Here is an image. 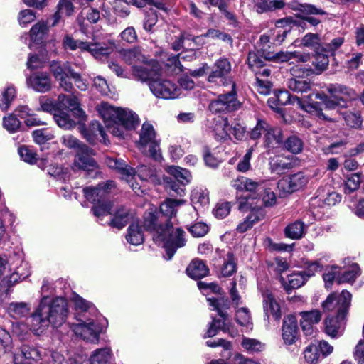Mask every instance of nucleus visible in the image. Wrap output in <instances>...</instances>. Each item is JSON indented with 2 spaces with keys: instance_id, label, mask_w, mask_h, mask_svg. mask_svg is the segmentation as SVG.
Instances as JSON below:
<instances>
[{
  "instance_id": "obj_1",
  "label": "nucleus",
  "mask_w": 364,
  "mask_h": 364,
  "mask_svg": "<svg viewBox=\"0 0 364 364\" xmlns=\"http://www.w3.org/2000/svg\"><path fill=\"white\" fill-rule=\"evenodd\" d=\"M114 186V182L109 181L99 184L95 188L87 187L83 189L86 199L95 204L92 210L96 217L100 218L112 214L111 210L113 207V203L108 199L107 192L108 190Z\"/></svg>"
},
{
  "instance_id": "obj_2",
  "label": "nucleus",
  "mask_w": 364,
  "mask_h": 364,
  "mask_svg": "<svg viewBox=\"0 0 364 364\" xmlns=\"http://www.w3.org/2000/svg\"><path fill=\"white\" fill-rule=\"evenodd\" d=\"M97 109L104 120L117 119L126 129H134L139 124L138 116L131 110L114 107L105 102Z\"/></svg>"
},
{
  "instance_id": "obj_3",
  "label": "nucleus",
  "mask_w": 364,
  "mask_h": 364,
  "mask_svg": "<svg viewBox=\"0 0 364 364\" xmlns=\"http://www.w3.org/2000/svg\"><path fill=\"white\" fill-rule=\"evenodd\" d=\"M173 223H168L165 226L166 237L158 245H162L165 248L166 259H171L176 252V250L183 247L186 244V234L181 228H173Z\"/></svg>"
},
{
  "instance_id": "obj_4",
  "label": "nucleus",
  "mask_w": 364,
  "mask_h": 364,
  "mask_svg": "<svg viewBox=\"0 0 364 364\" xmlns=\"http://www.w3.org/2000/svg\"><path fill=\"white\" fill-rule=\"evenodd\" d=\"M44 314L49 319V324L54 327L60 326L66 321L68 309L66 300L61 297L46 300L44 303Z\"/></svg>"
},
{
  "instance_id": "obj_5",
  "label": "nucleus",
  "mask_w": 364,
  "mask_h": 364,
  "mask_svg": "<svg viewBox=\"0 0 364 364\" xmlns=\"http://www.w3.org/2000/svg\"><path fill=\"white\" fill-rule=\"evenodd\" d=\"M253 198H240L238 200V208L241 211H245L250 209L251 211L249 215L244 219L243 221L239 223L237 227V231L240 233H243L247 230L250 229L255 223L262 220L264 217V211L260 208L261 204H256L253 206ZM257 203V202L256 203Z\"/></svg>"
},
{
  "instance_id": "obj_6",
  "label": "nucleus",
  "mask_w": 364,
  "mask_h": 364,
  "mask_svg": "<svg viewBox=\"0 0 364 364\" xmlns=\"http://www.w3.org/2000/svg\"><path fill=\"white\" fill-rule=\"evenodd\" d=\"M232 65L229 60L220 58L214 63L212 70L208 75V80L209 82L225 87L230 85L231 88H233L235 85L230 75Z\"/></svg>"
},
{
  "instance_id": "obj_7",
  "label": "nucleus",
  "mask_w": 364,
  "mask_h": 364,
  "mask_svg": "<svg viewBox=\"0 0 364 364\" xmlns=\"http://www.w3.org/2000/svg\"><path fill=\"white\" fill-rule=\"evenodd\" d=\"M158 215L156 207L151 206L144 215L143 223L144 229L152 233L153 240L156 244L164 241L166 237V230L163 219L160 218Z\"/></svg>"
},
{
  "instance_id": "obj_8",
  "label": "nucleus",
  "mask_w": 364,
  "mask_h": 364,
  "mask_svg": "<svg viewBox=\"0 0 364 364\" xmlns=\"http://www.w3.org/2000/svg\"><path fill=\"white\" fill-rule=\"evenodd\" d=\"M351 294L346 290L340 294H330L322 306L325 311H335L338 319H345L350 304Z\"/></svg>"
},
{
  "instance_id": "obj_9",
  "label": "nucleus",
  "mask_w": 364,
  "mask_h": 364,
  "mask_svg": "<svg viewBox=\"0 0 364 364\" xmlns=\"http://www.w3.org/2000/svg\"><path fill=\"white\" fill-rule=\"evenodd\" d=\"M79 323L73 326V330L77 336L90 342H97L102 331L100 325L93 319L84 315L78 318Z\"/></svg>"
},
{
  "instance_id": "obj_10",
  "label": "nucleus",
  "mask_w": 364,
  "mask_h": 364,
  "mask_svg": "<svg viewBox=\"0 0 364 364\" xmlns=\"http://www.w3.org/2000/svg\"><path fill=\"white\" fill-rule=\"evenodd\" d=\"M323 105L326 111L333 110L337 107H345L344 104L335 100L331 96H329L325 100V102L323 103ZM303 109L307 112L310 113L311 115L318 117L319 119L330 122H337L336 117H333V116L329 115L323 112L322 104L318 102L309 103L305 106H303Z\"/></svg>"
},
{
  "instance_id": "obj_11",
  "label": "nucleus",
  "mask_w": 364,
  "mask_h": 364,
  "mask_svg": "<svg viewBox=\"0 0 364 364\" xmlns=\"http://www.w3.org/2000/svg\"><path fill=\"white\" fill-rule=\"evenodd\" d=\"M138 146L143 151L148 147L149 155L156 159L160 157V154L159 153V141L156 139L154 127L149 122H145L142 124L139 133Z\"/></svg>"
},
{
  "instance_id": "obj_12",
  "label": "nucleus",
  "mask_w": 364,
  "mask_h": 364,
  "mask_svg": "<svg viewBox=\"0 0 364 364\" xmlns=\"http://www.w3.org/2000/svg\"><path fill=\"white\" fill-rule=\"evenodd\" d=\"M151 92L159 98L175 99L178 97L181 92L175 83L168 80H161L157 77L149 83Z\"/></svg>"
},
{
  "instance_id": "obj_13",
  "label": "nucleus",
  "mask_w": 364,
  "mask_h": 364,
  "mask_svg": "<svg viewBox=\"0 0 364 364\" xmlns=\"http://www.w3.org/2000/svg\"><path fill=\"white\" fill-rule=\"evenodd\" d=\"M240 102L236 97L235 87L227 94L220 95L217 100L212 101L209 105L210 110L212 112H232L239 109Z\"/></svg>"
},
{
  "instance_id": "obj_14",
  "label": "nucleus",
  "mask_w": 364,
  "mask_h": 364,
  "mask_svg": "<svg viewBox=\"0 0 364 364\" xmlns=\"http://www.w3.org/2000/svg\"><path fill=\"white\" fill-rule=\"evenodd\" d=\"M95 152L86 145L79 147L73 163L74 169H81L86 171H94L98 168L97 163L92 158Z\"/></svg>"
},
{
  "instance_id": "obj_15",
  "label": "nucleus",
  "mask_w": 364,
  "mask_h": 364,
  "mask_svg": "<svg viewBox=\"0 0 364 364\" xmlns=\"http://www.w3.org/2000/svg\"><path fill=\"white\" fill-rule=\"evenodd\" d=\"M308 182L309 177L299 172L282 178L277 183V187L284 193H291L305 186Z\"/></svg>"
},
{
  "instance_id": "obj_16",
  "label": "nucleus",
  "mask_w": 364,
  "mask_h": 364,
  "mask_svg": "<svg viewBox=\"0 0 364 364\" xmlns=\"http://www.w3.org/2000/svg\"><path fill=\"white\" fill-rule=\"evenodd\" d=\"M46 300H48V296H43L41 299L38 307L27 320V324L30 326V330L36 334L42 333L50 325L49 319L44 314V303Z\"/></svg>"
},
{
  "instance_id": "obj_17",
  "label": "nucleus",
  "mask_w": 364,
  "mask_h": 364,
  "mask_svg": "<svg viewBox=\"0 0 364 364\" xmlns=\"http://www.w3.org/2000/svg\"><path fill=\"white\" fill-rule=\"evenodd\" d=\"M112 355L110 348H102L92 352L88 360H84L81 356L70 359V364H107Z\"/></svg>"
},
{
  "instance_id": "obj_18",
  "label": "nucleus",
  "mask_w": 364,
  "mask_h": 364,
  "mask_svg": "<svg viewBox=\"0 0 364 364\" xmlns=\"http://www.w3.org/2000/svg\"><path fill=\"white\" fill-rule=\"evenodd\" d=\"M28 87L38 92H46L52 87L50 75L46 72H36L31 74L26 80Z\"/></svg>"
},
{
  "instance_id": "obj_19",
  "label": "nucleus",
  "mask_w": 364,
  "mask_h": 364,
  "mask_svg": "<svg viewBox=\"0 0 364 364\" xmlns=\"http://www.w3.org/2000/svg\"><path fill=\"white\" fill-rule=\"evenodd\" d=\"M327 91L330 96L335 100L345 105V107H348L347 103L355 99L356 94L350 88L340 84H330L327 87Z\"/></svg>"
},
{
  "instance_id": "obj_20",
  "label": "nucleus",
  "mask_w": 364,
  "mask_h": 364,
  "mask_svg": "<svg viewBox=\"0 0 364 364\" xmlns=\"http://www.w3.org/2000/svg\"><path fill=\"white\" fill-rule=\"evenodd\" d=\"M183 203V200L167 199L161 205L160 218L163 219V223L165 226L168 223L175 224L177 222L176 218L177 208Z\"/></svg>"
},
{
  "instance_id": "obj_21",
  "label": "nucleus",
  "mask_w": 364,
  "mask_h": 364,
  "mask_svg": "<svg viewBox=\"0 0 364 364\" xmlns=\"http://www.w3.org/2000/svg\"><path fill=\"white\" fill-rule=\"evenodd\" d=\"M207 301L212 307V310L217 311L221 317L220 319H213V326H215L218 329L225 331L227 328L225 321L228 319V314L223 311V309L228 308V300L224 298H208Z\"/></svg>"
},
{
  "instance_id": "obj_22",
  "label": "nucleus",
  "mask_w": 364,
  "mask_h": 364,
  "mask_svg": "<svg viewBox=\"0 0 364 364\" xmlns=\"http://www.w3.org/2000/svg\"><path fill=\"white\" fill-rule=\"evenodd\" d=\"M58 105L60 107L68 109V112H71L79 121L85 119V114L79 107V101L75 96L60 94L58 97Z\"/></svg>"
},
{
  "instance_id": "obj_23",
  "label": "nucleus",
  "mask_w": 364,
  "mask_h": 364,
  "mask_svg": "<svg viewBox=\"0 0 364 364\" xmlns=\"http://www.w3.org/2000/svg\"><path fill=\"white\" fill-rule=\"evenodd\" d=\"M299 328L297 320L294 316L284 317L282 326V338L287 345L293 344L298 338Z\"/></svg>"
},
{
  "instance_id": "obj_24",
  "label": "nucleus",
  "mask_w": 364,
  "mask_h": 364,
  "mask_svg": "<svg viewBox=\"0 0 364 364\" xmlns=\"http://www.w3.org/2000/svg\"><path fill=\"white\" fill-rule=\"evenodd\" d=\"M115 44L112 41L95 43L88 42L86 50L95 58L102 60L107 58L114 50Z\"/></svg>"
},
{
  "instance_id": "obj_25",
  "label": "nucleus",
  "mask_w": 364,
  "mask_h": 364,
  "mask_svg": "<svg viewBox=\"0 0 364 364\" xmlns=\"http://www.w3.org/2000/svg\"><path fill=\"white\" fill-rule=\"evenodd\" d=\"M300 325L306 336H312L314 333V326L321 319V314L318 310L309 311H303L300 313Z\"/></svg>"
},
{
  "instance_id": "obj_26",
  "label": "nucleus",
  "mask_w": 364,
  "mask_h": 364,
  "mask_svg": "<svg viewBox=\"0 0 364 364\" xmlns=\"http://www.w3.org/2000/svg\"><path fill=\"white\" fill-rule=\"evenodd\" d=\"M263 309L265 316L269 318L272 316L276 320L281 317V309L272 293L269 290L262 292Z\"/></svg>"
},
{
  "instance_id": "obj_27",
  "label": "nucleus",
  "mask_w": 364,
  "mask_h": 364,
  "mask_svg": "<svg viewBox=\"0 0 364 364\" xmlns=\"http://www.w3.org/2000/svg\"><path fill=\"white\" fill-rule=\"evenodd\" d=\"M132 71L134 75L141 81H149L154 80L159 76L160 68L157 63H154L151 68L149 64H144L141 66H133Z\"/></svg>"
},
{
  "instance_id": "obj_28",
  "label": "nucleus",
  "mask_w": 364,
  "mask_h": 364,
  "mask_svg": "<svg viewBox=\"0 0 364 364\" xmlns=\"http://www.w3.org/2000/svg\"><path fill=\"white\" fill-rule=\"evenodd\" d=\"M212 136L217 141H224L230 139V126L227 119H215L210 127Z\"/></svg>"
},
{
  "instance_id": "obj_29",
  "label": "nucleus",
  "mask_w": 364,
  "mask_h": 364,
  "mask_svg": "<svg viewBox=\"0 0 364 364\" xmlns=\"http://www.w3.org/2000/svg\"><path fill=\"white\" fill-rule=\"evenodd\" d=\"M81 133L86 140L90 144H95L102 137L103 142L107 144L106 134L100 122L97 121H92L88 128H82Z\"/></svg>"
},
{
  "instance_id": "obj_30",
  "label": "nucleus",
  "mask_w": 364,
  "mask_h": 364,
  "mask_svg": "<svg viewBox=\"0 0 364 364\" xmlns=\"http://www.w3.org/2000/svg\"><path fill=\"white\" fill-rule=\"evenodd\" d=\"M307 280L306 276L302 271L294 272L288 275L287 279L284 278L281 279L284 289L288 293L292 289L301 287Z\"/></svg>"
},
{
  "instance_id": "obj_31",
  "label": "nucleus",
  "mask_w": 364,
  "mask_h": 364,
  "mask_svg": "<svg viewBox=\"0 0 364 364\" xmlns=\"http://www.w3.org/2000/svg\"><path fill=\"white\" fill-rule=\"evenodd\" d=\"M138 176L142 181H149L155 185L161 184V178L152 166L141 165L137 167Z\"/></svg>"
},
{
  "instance_id": "obj_32",
  "label": "nucleus",
  "mask_w": 364,
  "mask_h": 364,
  "mask_svg": "<svg viewBox=\"0 0 364 364\" xmlns=\"http://www.w3.org/2000/svg\"><path fill=\"white\" fill-rule=\"evenodd\" d=\"M277 102L279 105H285L287 104H294L296 102L303 109V105L299 97L291 96L288 91L279 90L274 97L269 98L267 103L271 108H274L272 103Z\"/></svg>"
},
{
  "instance_id": "obj_33",
  "label": "nucleus",
  "mask_w": 364,
  "mask_h": 364,
  "mask_svg": "<svg viewBox=\"0 0 364 364\" xmlns=\"http://www.w3.org/2000/svg\"><path fill=\"white\" fill-rule=\"evenodd\" d=\"M16 88L13 85H9L0 90V109L6 112L16 99Z\"/></svg>"
},
{
  "instance_id": "obj_34",
  "label": "nucleus",
  "mask_w": 364,
  "mask_h": 364,
  "mask_svg": "<svg viewBox=\"0 0 364 364\" xmlns=\"http://www.w3.org/2000/svg\"><path fill=\"white\" fill-rule=\"evenodd\" d=\"M186 272L190 277L198 279L207 276L209 269L203 261L194 259L186 268Z\"/></svg>"
},
{
  "instance_id": "obj_35",
  "label": "nucleus",
  "mask_w": 364,
  "mask_h": 364,
  "mask_svg": "<svg viewBox=\"0 0 364 364\" xmlns=\"http://www.w3.org/2000/svg\"><path fill=\"white\" fill-rule=\"evenodd\" d=\"M264 135V144L267 147L274 148L282 143V133L280 128L274 127L268 124Z\"/></svg>"
},
{
  "instance_id": "obj_36",
  "label": "nucleus",
  "mask_w": 364,
  "mask_h": 364,
  "mask_svg": "<svg viewBox=\"0 0 364 364\" xmlns=\"http://www.w3.org/2000/svg\"><path fill=\"white\" fill-rule=\"evenodd\" d=\"M144 0H116L114 4V9L117 15L121 17L127 16L129 13V4L137 7H143Z\"/></svg>"
},
{
  "instance_id": "obj_37",
  "label": "nucleus",
  "mask_w": 364,
  "mask_h": 364,
  "mask_svg": "<svg viewBox=\"0 0 364 364\" xmlns=\"http://www.w3.org/2000/svg\"><path fill=\"white\" fill-rule=\"evenodd\" d=\"M343 320L338 319L337 316H328L326 318L324 321L326 333L332 338L339 336L341 334Z\"/></svg>"
},
{
  "instance_id": "obj_38",
  "label": "nucleus",
  "mask_w": 364,
  "mask_h": 364,
  "mask_svg": "<svg viewBox=\"0 0 364 364\" xmlns=\"http://www.w3.org/2000/svg\"><path fill=\"white\" fill-rule=\"evenodd\" d=\"M166 172L169 173L173 179L178 181L182 186L188 184L191 179V173L184 168L178 166H168L166 169Z\"/></svg>"
},
{
  "instance_id": "obj_39",
  "label": "nucleus",
  "mask_w": 364,
  "mask_h": 364,
  "mask_svg": "<svg viewBox=\"0 0 364 364\" xmlns=\"http://www.w3.org/2000/svg\"><path fill=\"white\" fill-rule=\"evenodd\" d=\"M126 239L133 245H141L144 240L141 227L138 223H132L127 229Z\"/></svg>"
},
{
  "instance_id": "obj_40",
  "label": "nucleus",
  "mask_w": 364,
  "mask_h": 364,
  "mask_svg": "<svg viewBox=\"0 0 364 364\" xmlns=\"http://www.w3.org/2000/svg\"><path fill=\"white\" fill-rule=\"evenodd\" d=\"M30 310V305L25 302H11L7 307L8 314L16 319L27 316Z\"/></svg>"
},
{
  "instance_id": "obj_41",
  "label": "nucleus",
  "mask_w": 364,
  "mask_h": 364,
  "mask_svg": "<svg viewBox=\"0 0 364 364\" xmlns=\"http://www.w3.org/2000/svg\"><path fill=\"white\" fill-rule=\"evenodd\" d=\"M305 227L306 225L304 222L296 220L285 228L284 234L289 238L299 240L304 236Z\"/></svg>"
},
{
  "instance_id": "obj_42",
  "label": "nucleus",
  "mask_w": 364,
  "mask_h": 364,
  "mask_svg": "<svg viewBox=\"0 0 364 364\" xmlns=\"http://www.w3.org/2000/svg\"><path fill=\"white\" fill-rule=\"evenodd\" d=\"M48 26L44 21H38L30 30V38L32 41L39 43L46 37L48 33Z\"/></svg>"
},
{
  "instance_id": "obj_43",
  "label": "nucleus",
  "mask_w": 364,
  "mask_h": 364,
  "mask_svg": "<svg viewBox=\"0 0 364 364\" xmlns=\"http://www.w3.org/2000/svg\"><path fill=\"white\" fill-rule=\"evenodd\" d=\"M161 181V184L164 185L166 190L170 195L183 196L185 194L184 186L174 181L171 177L163 176Z\"/></svg>"
},
{
  "instance_id": "obj_44",
  "label": "nucleus",
  "mask_w": 364,
  "mask_h": 364,
  "mask_svg": "<svg viewBox=\"0 0 364 364\" xmlns=\"http://www.w3.org/2000/svg\"><path fill=\"white\" fill-rule=\"evenodd\" d=\"M50 69L56 80L61 79L62 77L68 75L71 76L72 73L74 71L68 63L62 64L58 61L51 62L50 65Z\"/></svg>"
},
{
  "instance_id": "obj_45",
  "label": "nucleus",
  "mask_w": 364,
  "mask_h": 364,
  "mask_svg": "<svg viewBox=\"0 0 364 364\" xmlns=\"http://www.w3.org/2000/svg\"><path fill=\"white\" fill-rule=\"evenodd\" d=\"M53 119L60 127L65 129H70L76 125L75 121L71 119L68 111L58 109V112H54Z\"/></svg>"
},
{
  "instance_id": "obj_46",
  "label": "nucleus",
  "mask_w": 364,
  "mask_h": 364,
  "mask_svg": "<svg viewBox=\"0 0 364 364\" xmlns=\"http://www.w3.org/2000/svg\"><path fill=\"white\" fill-rule=\"evenodd\" d=\"M122 60L127 64L132 65L137 62H144V56L139 48L122 49L119 51Z\"/></svg>"
},
{
  "instance_id": "obj_47",
  "label": "nucleus",
  "mask_w": 364,
  "mask_h": 364,
  "mask_svg": "<svg viewBox=\"0 0 364 364\" xmlns=\"http://www.w3.org/2000/svg\"><path fill=\"white\" fill-rule=\"evenodd\" d=\"M100 18V11L93 8H85L77 17V21L80 26H87L85 22L87 20L90 23H95Z\"/></svg>"
},
{
  "instance_id": "obj_48",
  "label": "nucleus",
  "mask_w": 364,
  "mask_h": 364,
  "mask_svg": "<svg viewBox=\"0 0 364 364\" xmlns=\"http://www.w3.org/2000/svg\"><path fill=\"white\" fill-rule=\"evenodd\" d=\"M106 164L110 168L117 170L122 176H127L129 177L134 173V168L127 166L123 160L107 157Z\"/></svg>"
},
{
  "instance_id": "obj_49",
  "label": "nucleus",
  "mask_w": 364,
  "mask_h": 364,
  "mask_svg": "<svg viewBox=\"0 0 364 364\" xmlns=\"http://www.w3.org/2000/svg\"><path fill=\"white\" fill-rule=\"evenodd\" d=\"M128 210L124 206L118 208L114 213L113 218L110 220L109 225L112 227L122 229L128 222Z\"/></svg>"
},
{
  "instance_id": "obj_50",
  "label": "nucleus",
  "mask_w": 364,
  "mask_h": 364,
  "mask_svg": "<svg viewBox=\"0 0 364 364\" xmlns=\"http://www.w3.org/2000/svg\"><path fill=\"white\" fill-rule=\"evenodd\" d=\"M87 41L74 39L70 35H65L63 37L62 45L65 50L75 51L80 49V51L85 52L87 48Z\"/></svg>"
},
{
  "instance_id": "obj_51",
  "label": "nucleus",
  "mask_w": 364,
  "mask_h": 364,
  "mask_svg": "<svg viewBox=\"0 0 364 364\" xmlns=\"http://www.w3.org/2000/svg\"><path fill=\"white\" fill-rule=\"evenodd\" d=\"M191 200L196 210L203 208L209 203L208 193L199 188L192 191Z\"/></svg>"
},
{
  "instance_id": "obj_52",
  "label": "nucleus",
  "mask_w": 364,
  "mask_h": 364,
  "mask_svg": "<svg viewBox=\"0 0 364 364\" xmlns=\"http://www.w3.org/2000/svg\"><path fill=\"white\" fill-rule=\"evenodd\" d=\"M241 346L249 353L262 352L265 348V344L255 338L244 337Z\"/></svg>"
},
{
  "instance_id": "obj_53",
  "label": "nucleus",
  "mask_w": 364,
  "mask_h": 364,
  "mask_svg": "<svg viewBox=\"0 0 364 364\" xmlns=\"http://www.w3.org/2000/svg\"><path fill=\"white\" fill-rule=\"evenodd\" d=\"M260 53L261 54H259L255 51H250L248 54L247 63L253 72H257L258 69L262 68L264 66V61L267 60L262 55V52Z\"/></svg>"
},
{
  "instance_id": "obj_54",
  "label": "nucleus",
  "mask_w": 364,
  "mask_h": 364,
  "mask_svg": "<svg viewBox=\"0 0 364 364\" xmlns=\"http://www.w3.org/2000/svg\"><path fill=\"white\" fill-rule=\"evenodd\" d=\"M287 87L291 91L296 92H307L311 90V84L309 81L300 78H291L287 81Z\"/></svg>"
},
{
  "instance_id": "obj_55",
  "label": "nucleus",
  "mask_w": 364,
  "mask_h": 364,
  "mask_svg": "<svg viewBox=\"0 0 364 364\" xmlns=\"http://www.w3.org/2000/svg\"><path fill=\"white\" fill-rule=\"evenodd\" d=\"M301 45L303 46L318 50L322 48L323 43H321V39L318 34L315 33H307L301 41Z\"/></svg>"
},
{
  "instance_id": "obj_56",
  "label": "nucleus",
  "mask_w": 364,
  "mask_h": 364,
  "mask_svg": "<svg viewBox=\"0 0 364 364\" xmlns=\"http://www.w3.org/2000/svg\"><path fill=\"white\" fill-rule=\"evenodd\" d=\"M284 4L282 0H258L256 4L258 12L282 9Z\"/></svg>"
},
{
  "instance_id": "obj_57",
  "label": "nucleus",
  "mask_w": 364,
  "mask_h": 364,
  "mask_svg": "<svg viewBox=\"0 0 364 364\" xmlns=\"http://www.w3.org/2000/svg\"><path fill=\"white\" fill-rule=\"evenodd\" d=\"M360 182L361 178L360 174L351 173L348 175L346 178V181L344 185V193L346 194H350L355 191L359 188Z\"/></svg>"
},
{
  "instance_id": "obj_58",
  "label": "nucleus",
  "mask_w": 364,
  "mask_h": 364,
  "mask_svg": "<svg viewBox=\"0 0 364 364\" xmlns=\"http://www.w3.org/2000/svg\"><path fill=\"white\" fill-rule=\"evenodd\" d=\"M22 356L26 360H39L42 358V350L34 346L23 345L21 348Z\"/></svg>"
},
{
  "instance_id": "obj_59",
  "label": "nucleus",
  "mask_w": 364,
  "mask_h": 364,
  "mask_svg": "<svg viewBox=\"0 0 364 364\" xmlns=\"http://www.w3.org/2000/svg\"><path fill=\"white\" fill-rule=\"evenodd\" d=\"M107 129L109 132L112 135L119 137L123 138L124 136V131L127 129L123 127L122 123L119 122L117 119H108L104 120Z\"/></svg>"
},
{
  "instance_id": "obj_60",
  "label": "nucleus",
  "mask_w": 364,
  "mask_h": 364,
  "mask_svg": "<svg viewBox=\"0 0 364 364\" xmlns=\"http://www.w3.org/2000/svg\"><path fill=\"white\" fill-rule=\"evenodd\" d=\"M236 321L241 326L252 328V322L250 312L248 309L242 307L236 311Z\"/></svg>"
},
{
  "instance_id": "obj_61",
  "label": "nucleus",
  "mask_w": 364,
  "mask_h": 364,
  "mask_svg": "<svg viewBox=\"0 0 364 364\" xmlns=\"http://www.w3.org/2000/svg\"><path fill=\"white\" fill-rule=\"evenodd\" d=\"M320 355L321 353L316 345H309L304 351V359L308 364H317L320 359Z\"/></svg>"
},
{
  "instance_id": "obj_62",
  "label": "nucleus",
  "mask_w": 364,
  "mask_h": 364,
  "mask_svg": "<svg viewBox=\"0 0 364 364\" xmlns=\"http://www.w3.org/2000/svg\"><path fill=\"white\" fill-rule=\"evenodd\" d=\"M303 146V141L296 136H289L284 142L285 149L287 151L296 154L300 153L302 151Z\"/></svg>"
},
{
  "instance_id": "obj_63",
  "label": "nucleus",
  "mask_w": 364,
  "mask_h": 364,
  "mask_svg": "<svg viewBox=\"0 0 364 364\" xmlns=\"http://www.w3.org/2000/svg\"><path fill=\"white\" fill-rule=\"evenodd\" d=\"M206 345L211 348L221 346L223 348L222 357L228 359L231 356L232 345L231 343L229 341L220 338L215 341H206Z\"/></svg>"
},
{
  "instance_id": "obj_64",
  "label": "nucleus",
  "mask_w": 364,
  "mask_h": 364,
  "mask_svg": "<svg viewBox=\"0 0 364 364\" xmlns=\"http://www.w3.org/2000/svg\"><path fill=\"white\" fill-rule=\"evenodd\" d=\"M39 105L40 108L37 109L38 111L41 110L53 114L54 112H58L59 109L58 108V105L46 96H41L39 97Z\"/></svg>"
}]
</instances>
